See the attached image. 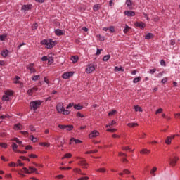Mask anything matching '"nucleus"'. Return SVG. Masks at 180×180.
Instances as JSON below:
<instances>
[{
  "instance_id": "nucleus-1",
  "label": "nucleus",
  "mask_w": 180,
  "mask_h": 180,
  "mask_svg": "<svg viewBox=\"0 0 180 180\" xmlns=\"http://www.w3.org/2000/svg\"><path fill=\"white\" fill-rule=\"evenodd\" d=\"M42 103H43V101L40 100L31 101L30 103V109H32V110H37V109H39V108L41 106Z\"/></svg>"
},
{
  "instance_id": "nucleus-2",
  "label": "nucleus",
  "mask_w": 180,
  "mask_h": 180,
  "mask_svg": "<svg viewBox=\"0 0 180 180\" xmlns=\"http://www.w3.org/2000/svg\"><path fill=\"white\" fill-rule=\"evenodd\" d=\"M41 44L45 46L46 49H53L56 46V43L51 39H44L41 41Z\"/></svg>"
},
{
  "instance_id": "nucleus-3",
  "label": "nucleus",
  "mask_w": 180,
  "mask_h": 180,
  "mask_svg": "<svg viewBox=\"0 0 180 180\" xmlns=\"http://www.w3.org/2000/svg\"><path fill=\"white\" fill-rule=\"evenodd\" d=\"M77 160H80L78 162V165L86 169L88 168V163H86V160L84 158L81 157H76Z\"/></svg>"
},
{
  "instance_id": "nucleus-4",
  "label": "nucleus",
  "mask_w": 180,
  "mask_h": 180,
  "mask_svg": "<svg viewBox=\"0 0 180 180\" xmlns=\"http://www.w3.org/2000/svg\"><path fill=\"white\" fill-rule=\"evenodd\" d=\"M58 127H59V129H61V130H67L68 131H71V130L74 129V126L72 125L59 124Z\"/></svg>"
},
{
  "instance_id": "nucleus-5",
  "label": "nucleus",
  "mask_w": 180,
  "mask_h": 180,
  "mask_svg": "<svg viewBox=\"0 0 180 180\" xmlns=\"http://www.w3.org/2000/svg\"><path fill=\"white\" fill-rule=\"evenodd\" d=\"M95 71V65L94 63L89 64L86 68V72L87 74H92Z\"/></svg>"
},
{
  "instance_id": "nucleus-6",
  "label": "nucleus",
  "mask_w": 180,
  "mask_h": 180,
  "mask_svg": "<svg viewBox=\"0 0 180 180\" xmlns=\"http://www.w3.org/2000/svg\"><path fill=\"white\" fill-rule=\"evenodd\" d=\"M175 136L176 135H171V136H167L166 139L165 140V144H167V146H171L172 143V140L175 139Z\"/></svg>"
},
{
  "instance_id": "nucleus-7",
  "label": "nucleus",
  "mask_w": 180,
  "mask_h": 180,
  "mask_svg": "<svg viewBox=\"0 0 180 180\" xmlns=\"http://www.w3.org/2000/svg\"><path fill=\"white\" fill-rule=\"evenodd\" d=\"M178 160H179V158L178 157H174V158H169V164L171 165V167H175V165H176V161H178Z\"/></svg>"
},
{
  "instance_id": "nucleus-8",
  "label": "nucleus",
  "mask_w": 180,
  "mask_h": 180,
  "mask_svg": "<svg viewBox=\"0 0 180 180\" xmlns=\"http://www.w3.org/2000/svg\"><path fill=\"white\" fill-rule=\"evenodd\" d=\"M74 75V72H68L63 74L62 77L64 79H68L70 77H72Z\"/></svg>"
},
{
  "instance_id": "nucleus-9",
  "label": "nucleus",
  "mask_w": 180,
  "mask_h": 180,
  "mask_svg": "<svg viewBox=\"0 0 180 180\" xmlns=\"http://www.w3.org/2000/svg\"><path fill=\"white\" fill-rule=\"evenodd\" d=\"M56 109H57L58 113H63V111L64 110V105L63 104V103H59L56 105Z\"/></svg>"
},
{
  "instance_id": "nucleus-10",
  "label": "nucleus",
  "mask_w": 180,
  "mask_h": 180,
  "mask_svg": "<svg viewBox=\"0 0 180 180\" xmlns=\"http://www.w3.org/2000/svg\"><path fill=\"white\" fill-rule=\"evenodd\" d=\"M134 25L136 27H140V29H144V27H146V24L143 22H136L134 23Z\"/></svg>"
},
{
  "instance_id": "nucleus-11",
  "label": "nucleus",
  "mask_w": 180,
  "mask_h": 180,
  "mask_svg": "<svg viewBox=\"0 0 180 180\" xmlns=\"http://www.w3.org/2000/svg\"><path fill=\"white\" fill-rule=\"evenodd\" d=\"M99 136V132L96 130H94L89 135V139H94V137H98Z\"/></svg>"
},
{
  "instance_id": "nucleus-12",
  "label": "nucleus",
  "mask_w": 180,
  "mask_h": 180,
  "mask_svg": "<svg viewBox=\"0 0 180 180\" xmlns=\"http://www.w3.org/2000/svg\"><path fill=\"white\" fill-rule=\"evenodd\" d=\"M30 9H32V4L23 5L22 6V11H24V12H27V11H30Z\"/></svg>"
},
{
  "instance_id": "nucleus-13",
  "label": "nucleus",
  "mask_w": 180,
  "mask_h": 180,
  "mask_svg": "<svg viewBox=\"0 0 180 180\" xmlns=\"http://www.w3.org/2000/svg\"><path fill=\"white\" fill-rule=\"evenodd\" d=\"M38 90L39 89L37 87H33L27 91V94L30 96H32V95H33V93L36 92V91Z\"/></svg>"
},
{
  "instance_id": "nucleus-14",
  "label": "nucleus",
  "mask_w": 180,
  "mask_h": 180,
  "mask_svg": "<svg viewBox=\"0 0 180 180\" xmlns=\"http://www.w3.org/2000/svg\"><path fill=\"white\" fill-rule=\"evenodd\" d=\"M124 14L128 16L129 18H130V16H135L136 15V13L134 11H125Z\"/></svg>"
},
{
  "instance_id": "nucleus-15",
  "label": "nucleus",
  "mask_w": 180,
  "mask_h": 180,
  "mask_svg": "<svg viewBox=\"0 0 180 180\" xmlns=\"http://www.w3.org/2000/svg\"><path fill=\"white\" fill-rule=\"evenodd\" d=\"M11 141H15V143H17V144H20V146H21L22 147H25V146L22 145V144H23V142L20 141L19 139H18V138H13L11 139Z\"/></svg>"
},
{
  "instance_id": "nucleus-16",
  "label": "nucleus",
  "mask_w": 180,
  "mask_h": 180,
  "mask_svg": "<svg viewBox=\"0 0 180 180\" xmlns=\"http://www.w3.org/2000/svg\"><path fill=\"white\" fill-rule=\"evenodd\" d=\"M14 130H22L23 129V126H22V124L18 123L15 124L13 127Z\"/></svg>"
},
{
  "instance_id": "nucleus-17",
  "label": "nucleus",
  "mask_w": 180,
  "mask_h": 180,
  "mask_svg": "<svg viewBox=\"0 0 180 180\" xmlns=\"http://www.w3.org/2000/svg\"><path fill=\"white\" fill-rule=\"evenodd\" d=\"M33 63H30L27 66V69L30 70L31 72H36V69H34Z\"/></svg>"
},
{
  "instance_id": "nucleus-18",
  "label": "nucleus",
  "mask_w": 180,
  "mask_h": 180,
  "mask_svg": "<svg viewBox=\"0 0 180 180\" xmlns=\"http://www.w3.org/2000/svg\"><path fill=\"white\" fill-rule=\"evenodd\" d=\"M72 141H75V144H81V143H82V141H81L79 139H75L74 138H72L70 139V144H71L72 143Z\"/></svg>"
},
{
  "instance_id": "nucleus-19",
  "label": "nucleus",
  "mask_w": 180,
  "mask_h": 180,
  "mask_svg": "<svg viewBox=\"0 0 180 180\" xmlns=\"http://www.w3.org/2000/svg\"><path fill=\"white\" fill-rule=\"evenodd\" d=\"M55 34H56V36H63V34H64V33L63 32V30L60 29L56 30Z\"/></svg>"
},
{
  "instance_id": "nucleus-20",
  "label": "nucleus",
  "mask_w": 180,
  "mask_h": 180,
  "mask_svg": "<svg viewBox=\"0 0 180 180\" xmlns=\"http://www.w3.org/2000/svg\"><path fill=\"white\" fill-rule=\"evenodd\" d=\"M11 147L15 153H18V144H16L15 142H13Z\"/></svg>"
},
{
  "instance_id": "nucleus-21",
  "label": "nucleus",
  "mask_w": 180,
  "mask_h": 180,
  "mask_svg": "<svg viewBox=\"0 0 180 180\" xmlns=\"http://www.w3.org/2000/svg\"><path fill=\"white\" fill-rule=\"evenodd\" d=\"M79 58L78 56H72L71 60L72 61L73 64H75L76 63L78 62Z\"/></svg>"
},
{
  "instance_id": "nucleus-22",
  "label": "nucleus",
  "mask_w": 180,
  "mask_h": 180,
  "mask_svg": "<svg viewBox=\"0 0 180 180\" xmlns=\"http://www.w3.org/2000/svg\"><path fill=\"white\" fill-rule=\"evenodd\" d=\"M74 108L77 109V110H81V109H84V107L79 104H75Z\"/></svg>"
},
{
  "instance_id": "nucleus-23",
  "label": "nucleus",
  "mask_w": 180,
  "mask_h": 180,
  "mask_svg": "<svg viewBox=\"0 0 180 180\" xmlns=\"http://www.w3.org/2000/svg\"><path fill=\"white\" fill-rule=\"evenodd\" d=\"M140 153L141 154H150V153H151V150L148 149H142Z\"/></svg>"
},
{
  "instance_id": "nucleus-24",
  "label": "nucleus",
  "mask_w": 180,
  "mask_h": 180,
  "mask_svg": "<svg viewBox=\"0 0 180 180\" xmlns=\"http://www.w3.org/2000/svg\"><path fill=\"white\" fill-rule=\"evenodd\" d=\"M8 54H9V52L8 50H3V51L1 52L2 57H7Z\"/></svg>"
},
{
  "instance_id": "nucleus-25",
  "label": "nucleus",
  "mask_w": 180,
  "mask_h": 180,
  "mask_svg": "<svg viewBox=\"0 0 180 180\" xmlns=\"http://www.w3.org/2000/svg\"><path fill=\"white\" fill-rule=\"evenodd\" d=\"M134 110H135V112H143V108H141L139 105H135L134 106Z\"/></svg>"
},
{
  "instance_id": "nucleus-26",
  "label": "nucleus",
  "mask_w": 180,
  "mask_h": 180,
  "mask_svg": "<svg viewBox=\"0 0 180 180\" xmlns=\"http://www.w3.org/2000/svg\"><path fill=\"white\" fill-rule=\"evenodd\" d=\"M29 169H30V174H33L34 172H36V174H37V169L34 168V167H29Z\"/></svg>"
},
{
  "instance_id": "nucleus-27",
  "label": "nucleus",
  "mask_w": 180,
  "mask_h": 180,
  "mask_svg": "<svg viewBox=\"0 0 180 180\" xmlns=\"http://www.w3.org/2000/svg\"><path fill=\"white\" fill-rule=\"evenodd\" d=\"M127 126L128 127H136V126H139V124L131 122V123H128Z\"/></svg>"
},
{
  "instance_id": "nucleus-28",
  "label": "nucleus",
  "mask_w": 180,
  "mask_h": 180,
  "mask_svg": "<svg viewBox=\"0 0 180 180\" xmlns=\"http://www.w3.org/2000/svg\"><path fill=\"white\" fill-rule=\"evenodd\" d=\"M140 81H141V77H138L134 79L133 82L134 84H137V82H140Z\"/></svg>"
},
{
  "instance_id": "nucleus-29",
  "label": "nucleus",
  "mask_w": 180,
  "mask_h": 180,
  "mask_svg": "<svg viewBox=\"0 0 180 180\" xmlns=\"http://www.w3.org/2000/svg\"><path fill=\"white\" fill-rule=\"evenodd\" d=\"M39 146H41L42 147H50V143H47L46 142H41L39 143Z\"/></svg>"
},
{
  "instance_id": "nucleus-30",
  "label": "nucleus",
  "mask_w": 180,
  "mask_h": 180,
  "mask_svg": "<svg viewBox=\"0 0 180 180\" xmlns=\"http://www.w3.org/2000/svg\"><path fill=\"white\" fill-rule=\"evenodd\" d=\"M157 171V168L154 167L151 170H150V174L153 175V176H155V172Z\"/></svg>"
},
{
  "instance_id": "nucleus-31",
  "label": "nucleus",
  "mask_w": 180,
  "mask_h": 180,
  "mask_svg": "<svg viewBox=\"0 0 180 180\" xmlns=\"http://www.w3.org/2000/svg\"><path fill=\"white\" fill-rule=\"evenodd\" d=\"M93 9L95 11H99V9H101V5H99V4L94 5V7H93Z\"/></svg>"
},
{
  "instance_id": "nucleus-32",
  "label": "nucleus",
  "mask_w": 180,
  "mask_h": 180,
  "mask_svg": "<svg viewBox=\"0 0 180 180\" xmlns=\"http://www.w3.org/2000/svg\"><path fill=\"white\" fill-rule=\"evenodd\" d=\"M127 6H128L129 9H131V0H127L126 1Z\"/></svg>"
},
{
  "instance_id": "nucleus-33",
  "label": "nucleus",
  "mask_w": 180,
  "mask_h": 180,
  "mask_svg": "<svg viewBox=\"0 0 180 180\" xmlns=\"http://www.w3.org/2000/svg\"><path fill=\"white\" fill-rule=\"evenodd\" d=\"M110 59V55H105V56H104L103 60L108 61Z\"/></svg>"
},
{
  "instance_id": "nucleus-34",
  "label": "nucleus",
  "mask_w": 180,
  "mask_h": 180,
  "mask_svg": "<svg viewBox=\"0 0 180 180\" xmlns=\"http://www.w3.org/2000/svg\"><path fill=\"white\" fill-rule=\"evenodd\" d=\"M32 81H39L40 79V75H35L32 77Z\"/></svg>"
},
{
  "instance_id": "nucleus-35",
  "label": "nucleus",
  "mask_w": 180,
  "mask_h": 180,
  "mask_svg": "<svg viewBox=\"0 0 180 180\" xmlns=\"http://www.w3.org/2000/svg\"><path fill=\"white\" fill-rule=\"evenodd\" d=\"M97 172H101V173H105L106 172V169L105 168H99L96 170Z\"/></svg>"
},
{
  "instance_id": "nucleus-36",
  "label": "nucleus",
  "mask_w": 180,
  "mask_h": 180,
  "mask_svg": "<svg viewBox=\"0 0 180 180\" xmlns=\"http://www.w3.org/2000/svg\"><path fill=\"white\" fill-rule=\"evenodd\" d=\"M153 37V34L152 33H148L145 36V39H152Z\"/></svg>"
},
{
  "instance_id": "nucleus-37",
  "label": "nucleus",
  "mask_w": 180,
  "mask_h": 180,
  "mask_svg": "<svg viewBox=\"0 0 180 180\" xmlns=\"http://www.w3.org/2000/svg\"><path fill=\"white\" fill-rule=\"evenodd\" d=\"M5 94L7 96H12V95H13V91L8 90V91H6Z\"/></svg>"
},
{
  "instance_id": "nucleus-38",
  "label": "nucleus",
  "mask_w": 180,
  "mask_h": 180,
  "mask_svg": "<svg viewBox=\"0 0 180 180\" xmlns=\"http://www.w3.org/2000/svg\"><path fill=\"white\" fill-rule=\"evenodd\" d=\"M115 113H117V111L115 110H112V111L108 112V116H113Z\"/></svg>"
},
{
  "instance_id": "nucleus-39",
  "label": "nucleus",
  "mask_w": 180,
  "mask_h": 180,
  "mask_svg": "<svg viewBox=\"0 0 180 180\" xmlns=\"http://www.w3.org/2000/svg\"><path fill=\"white\" fill-rule=\"evenodd\" d=\"M6 39V34L0 35L1 41H5Z\"/></svg>"
},
{
  "instance_id": "nucleus-40",
  "label": "nucleus",
  "mask_w": 180,
  "mask_h": 180,
  "mask_svg": "<svg viewBox=\"0 0 180 180\" xmlns=\"http://www.w3.org/2000/svg\"><path fill=\"white\" fill-rule=\"evenodd\" d=\"M74 172H76L77 174H79V175H81L82 172H81V169L79 168H75L73 169Z\"/></svg>"
},
{
  "instance_id": "nucleus-41",
  "label": "nucleus",
  "mask_w": 180,
  "mask_h": 180,
  "mask_svg": "<svg viewBox=\"0 0 180 180\" xmlns=\"http://www.w3.org/2000/svg\"><path fill=\"white\" fill-rule=\"evenodd\" d=\"M77 117H85V115H84L83 114H82L80 112H77L76 114Z\"/></svg>"
},
{
  "instance_id": "nucleus-42",
  "label": "nucleus",
  "mask_w": 180,
  "mask_h": 180,
  "mask_svg": "<svg viewBox=\"0 0 180 180\" xmlns=\"http://www.w3.org/2000/svg\"><path fill=\"white\" fill-rule=\"evenodd\" d=\"M95 153H98V150L87 151L85 154H95Z\"/></svg>"
},
{
  "instance_id": "nucleus-43",
  "label": "nucleus",
  "mask_w": 180,
  "mask_h": 180,
  "mask_svg": "<svg viewBox=\"0 0 180 180\" xmlns=\"http://www.w3.org/2000/svg\"><path fill=\"white\" fill-rule=\"evenodd\" d=\"M30 139L33 141V143H36V141H37V138L33 136V135H32Z\"/></svg>"
},
{
  "instance_id": "nucleus-44",
  "label": "nucleus",
  "mask_w": 180,
  "mask_h": 180,
  "mask_svg": "<svg viewBox=\"0 0 180 180\" xmlns=\"http://www.w3.org/2000/svg\"><path fill=\"white\" fill-rule=\"evenodd\" d=\"M54 63V59L53 58H50L48 59V64H53Z\"/></svg>"
},
{
  "instance_id": "nucleus-45",
  "label": "nucleus",
  "mask_w": 180,
  "mask_h": 180,
  "mask_svg": "<svg viewBox=\"0 0 180 180\" xmlns=\"http://www.w3.org/2000/svg\"><path fill=\"white\" fill-rule=\"evenodd\" d=\"M21 160H23V161H30V159L25 157V156H20V158Z\"/></svg>"
},
{
  "instance_id": "nucleus-46",
  "label": "nucleus",
  "mask_w": 180,
  "mask_h": 180,
  "mask_svg": "<svg viewBox=\"0 0 180 180\" xmlns=\"http://www.w3.org/2000/svg\"><path fill=\"white\" fill-rule=\"evenodd\" d=\"M130 30V27L126 25V27L124 29V33H127Z\"/></svg>"
},
{
  "instance_id": "nucleus-47",
  "label": "nucleus",
  "mask_w": 180,
  "mask_h": 180,
  "mask_svg": "<svg viewBox=\"0 0 180 180\" xmlns=\"http://www.w3.org/2000/svg\"><path fill=\"white\" fill-rule=\"evenodd\" d=\"M62 113H63V115H70V111L68 110L63 109Z\"/></svg>"
},
{
  "instance_id": "nucleus-48",
  "label": "nucleus",
  "mask_w": 180,
  "mask_h": 180,
  "mask_svg": "<svg viewBox=\"0 0 180 180\" xmlns=\"http://www.w3.org/2000/svg\"><path fill=\"white\" fill-rule=\"evenodd\" d=\"M107 131H110V133H115V131H117V129H107Z\"/></svg>"
},
{
  "instance_id": "nucleus-49",
  "label": "nucleus",
  "mask_w": 180,
  "mask_h": 180,
  "mask_svg": "<svg viewBox=\"0 0 180 180\" xmlns=\"http://www.w3.org/2000/svg\"><path fill=\"white\" fill-rule=\"evenodd\" d=\"M0 147H2L3 148H6L8 147V145L6 143H0Z\"/></svg>"
},
{
  "instance_id": "nucleus-50",
  "label": "nucleus",
  "mask_w": 180,
  "mask_h": 180,
  "mask_svg": "<svg viewBox=\"0 0 180 180\" xmlns=\"http://www.w3.org/2000/svg\"><path fill=\"white\" fill-rule=\"evenodd\" d=\"M39 25H37V23H34L33 25H32V30H36V29H37Z\"/></svg>"
},
{
  "instance_id": "nucleus-51",
  "label": "nucleus",
  "mask_w": 180,
  "mask_h": 180,
  "mask_svg": "<svg viewBox=\"0 0 180 180\" xmlns=\"http://www.w3.org/2000/svg\"><path fill=\"white\" fill-rule=\"evenodd\" d=\"M3 101H9V96L6 95V96H4L3 98H2Z\"/></svg>"
},
{
  "instance_id": "nucleus-52",
  "label": "nucleus",
  "mask_w": 180,
  "mask_h": 180,
  "mask_svg": "<svg viewBox=\"0 0 180 180\" xmlns=\"http://www.w3.org/2000/svg\"><path fill=\"white\" fill-rule=\"evenodd\" d=\"M71 157H72L71 153H67L65 155V158H71Z\"/></svg>"
},
{
  "instance_id": "nucleus-53",
  "label": "nucleus",
  "mask_w": 180,
  "mask_h": 180,
  "mask_svg": "<svg viewBox=\"0 0 180 180\" xmlns=\"http://www.w3.org/2000/svg\"><path fill=\"white\" fill-rule=\"evenodd\" d=\"M115 123H116V122L115 120H112L109 125L106 126V127H110V126L115 125Z\"/></svg>"
},
{
  "instance_id": "nucleus-54",
  "label": "nucleus",
  "mask_w": 180,
  "mask_h": 180,
  "mask_svg": "<svg viewBox=\"0 0 180 180\" xmlns=\"http://www.w3.org/2000/svg\"><path fill=\"white\" fill-rule=\"evenodd\" d=\"M174 116L175 119H180V113L179 112V113H175L174 115Z\"/></svg>"
},
{
  "instance_id": "nucleus-55",
  "label": "nucleus",
  "mask_w": 180,
  "mask_h": 180,
  "mask_svg": "<svg viewBox=\"0 0 180 180\" xmlns=\"http://www.w3.org/2000/svg\"><path fill=\"white\" fill-rule=\"evenodd\" d=\"M30 158H37V155L35 154L29 155Z\"/></svg>"
},
{
  "instance_id": "nucleus-56",
  "label": "nucleus",
  "mask_w": 180,
  "mask_h": 180,
  "mask_svg": "<svg viewBox=\"0 0 180 180\" xmlns=\"http://www.w3.org/2000/svg\"><path fill=\"white\" fill-rule=\"evenodd\" d=\"M30 130H31V131H36V129L34 127H33V125L30 126Z\"/></svg>"
},
{
  "instance_id": "nucleus-57",
  "label": "nucleus",
  "mask_w": 180,
  "mask_h": 180,
  "mask_svg": "<svg viewBox=\"0 0 180 180\" xmlns=\"http://www.w3.org/2000/svg\"><path fill=\"white\" fill-rule=\"evenodd\" d=\"M109 30L110 32H111V33H113L115 32V27L113 26L110 27Z\"/></svg>"
},
{
  "instance_id": "nucleus-58",
  "label": "nucleus",
  "mask_w": 180,
  "mask_h": 180,
  "mask_svg": "<svg viewBox=\"0 0 180 180\" xmlns=\"http://www.w3.org/2000/svg\"><path fill=\"white\" fill-rule=\"evenodd\" d=\"M162 108H159L156 112H155V115H158V113H162Z\"/></svg>"
},
{
  "instance_id": "nucleus-59",
  "label": "nucleus",
  "mask_w": 180,
  "mask_h": 180,
  "mask_svg": "<svg viewBox=\"0 0 180 180\" xmlns=\"http://www.w3.org/2000/svg\"><path fill=\"white\" fill-rule=\"evenodd\" d=\"M25 150H33V147H32L30 145H28L25 147Z\"/></svg>"
},
{
  "instance_id": "nucleus-60",
  "label": "nucleus",
  "mask_w": 180,
  "mask_h": 180,
  "mask_svg": "<svg viewBox=\"0 0 180 180\" xmlns=\"http://www.w3.org/2000/svg\"><path fill=\"white\" fill-rule=\"evenodd\" d=\"M9 167H16V163L11 162L10 164H8Z\"/></svg>"
},
{
  "instance_id": "nucleus-61",
  "label": "nucleus",
  "mask_w": 180,
  "mask_h": 180,
  "mask_svg": "<svg viewBox=\"0 0 180 180\" xmlns=\"http://www.w3.org/2000/svg\"><path fill=\"white\" fill-rule=\"evenodd\" d=\"M124 174L129 175L130 174V171L129 169H124Z\"/></svg>"
},
{
  "instance_id": "nucleus-62",
  "label": "nucleus",
  "mask_w": 180,
  "mask_h": 180,
  "mask_svg": "<svg viewBox=\"0 0 180 180\" xmlns=\"http://www.w3.org/2000/svg\"><path fill=\"white\" fill-rule=\"evenodd\" d=\"M88 179H89V177H88V176L81 177V178L78 179V180H88Z\"/></svg>"
},
{
  "instance_id": "nucleus-63",
  "label": "nucleus",
  "mask_w": 180,
  "mask_h": 180,
  "mask_svg": "<svg viewBox=\"0 0 180 180\" xmlns=\"http://www.w3.org/2000/svg\"><path fill=\"white\" fill-rule=\"evenodd\" d=\"M23 170L25 171V174H30V172H29L27 168L23 167Z\"/></svg>"
},
{
  "instance_id": "nucleus-64",
  "label": "nucleus",
  "mask_w": 180,
  "mask_h": 180,
  "mask_svg": "<svg viewBox=\"0 0 180 180\" xmlns=\"http://www.w3.org/2000/svg\"><path fill=\"white\" fill-rule=\"evenodd\" d=\"M115 70H117V71H124L122 68H119L117 66L115 67Z\"/></svg>"
}]
</instances>
